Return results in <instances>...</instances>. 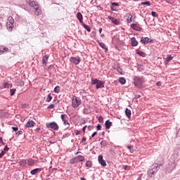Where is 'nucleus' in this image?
Segmentation results:
<instances>
[{
  "label": "nucleus",
  "instance_id": "f257e3e1",
  "mask_svg": "<svg viewBox=\"0 0 180 180\" xmlns=\"http://www.w3.org/2000/svg\"><path fill=\"white\" fill-rule=\"evenodd\" d=\"M160 169V166L158 164L155 163L151 165L150 168L148 170V175L150 178H154V174L158 172Z\"/></svg>",
  "mask_w": 180,
  "mask_h": 180
},
{
  "label": "nucleus",
  "instance_id": "f03ea898",
  "mask_svg": "<svg viewBox=\"0 0 180 180\" xmlns=\"http://www.w3.org/2000/svg\"><path fill=\"white\" fill-rule=\"evenodd\" d=\"M91 85H96V89L105 88V82L98 79H91Z\"/></svg>",
  "mask_w": 180,
  "mask_h": 180
},
{
  "label": "nucleus",
  "instance_id": "7ed1b4c3",
  "mask_svg": "<svg viewBox=\"0 0 180 180\" xmlns=\"http://www.w3.org/2000/svg\"><path fill=\"white\" fill-rule=\"evenodd\" d=\"M13 23H15L13 18H12V16H9L8 18V22L6 23L7 29L9 32H12V30H13Z\"/></svg>",
  "mask_w": 180,
  "mask_h": 180
},
{
  "label": "nucleus",
  "instance_id": "20e7f679",
  "mask_svg": "<svg viewBox=\"0 0 180 180\" xmlns=\"http://www.w3.org/2000/svg\"><path fill=\"white\" fill-rule=\"evenodd\" d=\"M81 105V99L75 96L72 97V106L73 108H78Z\"/></svg>",
  "mask_w": 180,
  "mask_h": 180
},
{
  "label": "nucleus",
  "instance_id": "39448f33",
  "mask_svg": "<svg viewBox=\"0 0 180 180\" xmlns=\"http://www.w3.org/2000/svg\"><path fill=\"white\" fill-rule=\"evenodd\" d=\"M46 127L47 129H52L53 130H56V131L58 130V124H57L55 122L47 123Z\"/></svg>",
  "mask_w": 180,
  "mask_h": 180
},
{
  "label": "nucleus",
  "instance_id": "423d86ee",
  "mask_svg": "<svg viewBox=\"0 0 180 180\" xmlns=\"http://www.w3.org/2000/svg\"><path fill=\"white\" fill-rule=\"evenodd\" d=\"M131 29L133 30H136V32H141L143 30V27L140 25V24L133 23L130 25Z\"/></svg>",
  "mask_w": 180,
  "mask_h": 180
},
{
  "label": "nucleus",
  "instance_id": "0eeeda50",
  "mask_svg": "<svg viewBox=\"0 0 180 180\" xmlns=\"http://www.w3.org/2000/svg\"><path fill=\"white\" fill-rule=\"evenodd\" d=\"M70 63H72V64H75V65H78V64L81 63V58H79V56L70 57Z\"/></svg>",
  "mask_w": 180,
  "mask_h": 180
},
{
  "label": "nucleus",
  "instance_id": "6e6552de",
  "mask_svg": "<svg viewBox=\"0 0 180 180\" xmlns=\"http://www.w3.org/2000/svg\"><path fill=\"white\" fill-rule=\"evenodd\" d=\"M134 85L135 86H138L139 88L141 87L143 85V80H141V78H139L138 77H134Z\"/></svg>",
  "mask_w": 180,
  "mask_h": 180
},
{
  "label": "nucleus",
  "instance_id": "1a4fd4ad",
  "mask_svg": "<svg viewBox=\"0 0 180 180\" xmlns=\"http://www.w3.org/2000/svg\"><path fill=\"white\" fill-rule=\"evenodd\" d=\"M108 19H109V20H111V23H113L114 25H120V20L115 18V17L108 15Z\"/></svg>",
  "mask_w": 180,
  "mask_h": 180
},
{
  "label": "nucleus",
  "instance_id": "9d476101",
  "mask_svg": "<svg viewBox=\"0 0 180 180\" xmlns=\"http://www.w3.org/2000/svg\"><path fill=\"white\" fill-rule=\"evenodd\" d=\"M98 161L102 167H106V161L103 160V155H98Z\"/></svg>",
  "mask_w": 180,
  "mask_h": 180
},
{
  "label": "nucleus",
  "instance_id": "9b49d317",
  "mask_svg": "<svg viewBox=\"0 0 180 180\" xmlns=\"http://www.w3.org/2000/svg\"><path fill=\"white\" fill-rule=\"evenodd\" d=\"M174 59V56L172 55H167L166 58H165L164 64L165 65H168L169 61Z\"/></svg>",
  "mask_w": 180,
  "mask_h": 180
},
{
  "label": "nucleus",
  "instance_id": "f8f14e48",
  "mask_svg": "<svg viewBox=\"0 0 180 180\" xmlns=\"http://www.w3.org/2000/svg\"><path fill=\"white\" fill-rule=\"evenodd\" d=\"M136 20V15L134 14H129L128 18L127 19V23L134 22Z\"/></svg>",
  "mask_w": 180,
  "mask_h": 180
},
{
  "label": "nucleus",
  "instance_id": "ddd939ff",
  "mask_svg": "<svg viewBox=\"0 0 180 180\" xmlns=\"http://www.w3.org/2000/svg\"><path fill=\"white\" fill-rule=\"evenodd\" d=\"M43 171V168H36L30 171L31 175H36V174H39V172H41Z\"/></svg>",
  "mask_w": 180,
  "mask_h": 180
},
{
  "label": "nucleus",
  "instance_id": "4468645a",
  "mask_svg": "<svg viewBox=\"0 0 180 180\" xmlns=\"http://www.w3.org/2000/svg\"><path fill=\"white\" fill-rule=\"evenodd\" d=\"M75 160H76V162H82V161H85V158L82 155H77Z\"/></svg>",
  "mask_w": 180,
  "mask_h": 180
},
{
  "label": "nucleus",
  "instance_id": "2eb2a0df",
  "mask_svg": "<svg viewBox=\"0 0 180 180\" xmlns=\"http://www.w3.org/2000/svg\"><path fill=\"white\" fill-rule=\"evenodd\" d=\"M48 63H49V56L46 55L42 58V64L43 65H47Z\"/></svg>",
  "mask_w": 180,
  "mask_h": 180
},
{
  "label": "nucleus",
  "instance_id": "dca6fc26",
  "mask_svg": "<svg viewBox=\"0 0 180 180\" xmlns=\"http://www.w3.org/2000/svg\"><path fill=\"white\" fill-rule=\"evenodd\" d=\"M131 46L132 47H136L139 45V41H137V40H136L135 37H132L131 39Z\"/></svg>",
  "mask_w": 180,
  "mask_h": 180
},
{
  "label": "nucleus",
  "instance_id": "f3484780",
  "mask_svg": "<svg viewBox=\"0 0 180 180\" xmlns=\"http://www.w3.org/2000/svg\"><path fill=\"white\" fill-rule=\"evenodd\" d=\"M29 4L30 6L34 8V9H37V8H39V4L35 1H30Z\"/></svg>",
  "mask_w": 180,
  "mask_h": 180
},
{
  "label": "nucleus",
  "instance_id": "a211bd4d",
  "mask_svg": "<svg viewBox=\"0 0 180 180\" xmlns=\"http://www.w3.org/2000/svg\"><path fill=\"white\" fill-rule=\"evenodd\" d=\"M36 124V122L34 121H28L25 125V127H34Z\"/></svg>",
  "mask_w": 180,
  "mask_h": 180
},
{
  "label": "nucleus",
  "instance_id": "6ab92c4d",
  "mask_svg": "<svg viewBox=\"0 0 180 180\" xmlns=\"http://www.w3.org/2000/svg\"><path fill=\"white\" fill-rule=\"evenodd\" d=\"M96 41L100 47H101V49H103L104 50H108V48H106V44H105V43L101 42V41L99 40H97Z\"/></svg>",
  "mask_w": 180,
  "mask_h": 180
},
{
  "label": "nucleus",
  "instance_id": "aec40b11",
  "mask_svg": "<svg viewBox=\"0 0 180 180\" xmlns=\"http://www.w3.org/2000/svg\"><path fill=\"white\" fill-rule=\"evenodd\" d=\"M27 164L29 167H33V165H34V160L29 158L27 160Z\"/></svg>",
  "mask_w": 180,
  "mask_h": 180
},
{
  "label": "nucleus",
  "instance_id": "412c9836",
  "mask_svg": "<svg viewBox=\"0 0 180 180\" xmlns=\"http://www.w3.org/2000/svg\"><path fill=\"white\" fill-rule=\"evenodd\" d=\"M141 41L143 44H147L148 43H150V39L148 37H142Z\"/></svg>",
  "mask_w": 180,
  "mask_h": 180
},
{
  "label": "nucleus",
  "instance_id": "4be33fe9",
  "mask_svg": "<svg viewBox=\"0 0 180 180\" xmlns=\"http://www.w3.org/2000/svg\"><path fill=\"white\" fill-rule=\"evenodd\" d=\"M105 129H110V127H112V122L108 120L107 121H105Z\"/></svg>",
  "mask_w": 180,
  "mask_h": 180
},
{
  "label": "nucleus",
  "instance_id": "5701e85b",
  "mask_svg": "<svg viewBox=\"0 0 180 180\" xmlns=\"http://www.w3.org/2000/svg\"><path fill=\"white\" fill-rule=\"evenodd\" d=\"M77 18L81 23H83L84 18L82 17V13H77Z\"/></svg>",
  "mask_w": 180,
  "mask_h": 180
},
{
  "label": "nucleus",
  "instance_id": "b1692460",
  "mask_svg": "<svg viewBox=\"0 0 180 180\" xmlns=\"http://www.w3.org/2000/svg\"><path fill=\"white\" fill-rule=\"evenodd\" d=\"M19 165H20V167H26V165H27V162L26 160H22L19 162Z\"/></svg>",
  "mask_w": 180,
  "mask_h": 180
},
{
  "label": "nucleus",
  "instance_id": "393cba45",
  "mask_svg": "<svg viewBox=\"0 0 180 180\" xmlns=\"http://www.w3.org/2000/svg\"><path fill=\"white\" fill-rule=\"evenodd\" d=\"M35 15L36 16H39V15H41V10H40L39 7L35 8Z\"/></svg>",
  "mask_w": 180,
  "mask_h": 180
},
{
  "label": "nucleus",
  "instance_id": "a878e982",
  "mask_svg": "<svg viewBox=\"0 0 180 180\" xmlns=\"http://www.w3.org/2000/svg\"><path fill=\"white\" fill-rule=\"evenodd\" d=\"M120 84H122V85H124L126 84V79L124 77H120L119 79Z\"/></svg>",
  "mask_w": 180,
  "mask_h": 180
},
{
  "label": "nucleus",
  "instance_id": "bb28decb",
  "mask_svg": "<svg viewBox=\"0 0 180 180\" xmlns=\"http://www.w3.org/2000/svg\"><path fill=\"white\" fill-rule=\"evenodd\" d=\"M12 86V84H9V83H4L3 84V88L4 89H8V88H11Z\"/></svg>",
  "mask_w": 180,
  "mask_h": 180
},
{
  "label": "nucleus",
  "instance_id": "cd10ccee",
  "mask_svg": "<svg viewBox=\"0 0 180 180\" xmlns=\"http://www.w3.org/2000/svg\"><path fill=\"white\" fill-rule=\"evenodd\" d=\"M136 53L140 56L141 57H146V53L141 51H138Z\"/></svg>",
  "mask_w": 180,
  "mask_h": 180
},
{
  "label": "nucleus",
  "instance_id": "c85d7f7f",
  "mask_svg": "<svg viewBox=\"0 0 180 180\" xmlns=\"http://www.w3.org/2000/svg\"><path fill=\"white\" fill-rule=\"evenodd\" d=\"M86 167L87 168H91L92 167V161H90V160L86 161Z\"/></svg>",
  "mask_w": 180,
  "mask_h": 180
},
{
  "label": "nucleus",
  "instance_id": "c756f323",
  "mask_svg": "<svg viewBox=\"0 0 180 180\" xmlns=\"http://www.w3.org/2000/svg\"><path fill=\"white\" fill-rule=\"evenodd\" d=\"M51 99H53V96H51V94H49L46 99V102H51Z\"/></svg>",
  "mask_w": 180,
  "mask_h": 180
},
{
  "label": "nucleus",
  "instance_id": "7c9ffc66",
  "mask_svg": "<svg viewBox=\"0 0 180 180\" xmlns=\"http://www.w3.org/2000/svg\"><path fill=\"white\" fill-rule=\"evenodd\" d=\"M83 27H84V29H86V30H87V32H91V27H89V25L86 24H83Z\"/></svg>",
  "mask_w": 180,
  "mask_h": 180
},
{
  "label": "nucleus",
  "instance_id": "2f4dec72",
  "mask_svg": "<svg viewBox=\"0 0 180 180\" xmlns=\"http://www.w3.org/2000/svg\"><path fill=\"white\" fill-rule=\"evenodd\" d=\"M101 146H102L103 147H106V146H108V143L105 140L101 141Z\"/></svg>",
  "mask_w": 180,
  "mask_h": 180
},
{
  "label": "nucleus",
  "instance_id": "473e14b6",
  "mask_svg": "<svg viewBox=\"0 0 180 180\" xmlns=\"http://www.w3.org/2000/svg\"><path fill=\"white\" fill-rule=\"evenodd\" d=\"M53 92H55V94H58V92H60V86H56L54 88Z\"/></svg>",
  "mask_w": 180,
  "mask_h": 180
},
{
  "label": "nucleus",
  "instance_id": "72a5a7b5",
  "mask_svg": "<svg viewBox=\"0 0 180 180\" xmlns=\"http://www.w3.org/2000/svg\"><path fill=\"white\" fill-rule=\"evenodd\" d=\"M61 119H62L63 122H65V120H66V119H67V115L63 114V115H61Z\"/></svg>",
  "mask_w": 180,
  "mask_h": 180
},
{
  "label": "nucleus",
  "instance_id": "f704fd0d",
  "mask_svg": "<svg viewBox=\"0 0 180 180\" xmlns=\"http://www.w3.org/2000/svg\"><path fill=\"white\" fill-rule=\"evenodd\" d=\"M15 92H16V89H11L10 90V94H11V96H13L15 95Z\"/></svg>",
  "mask_w": 180,
  "mask_h": 180
},
{
  "label": "nucleus",
  "instance_id": "c9c22d12",
  "mask_svg": "<svg viewBox=\"0 0 180 180\" xmlns=\"http://www.w3.org/2000/svg\"><path fill=\"white\" fill-rule=\"evenodd\" d=\"M141 4L147 5L148 6H150L151 5V3H150V1H145V2H142Z\"/></svg>",
  "mask_w": 180,
  "mask_h": 180
},
{
  "label": "nucleus",
  "instance_id": "e433bc0d",
  "mask_svg": "<svg viewBox=\"0 0 180 180\" xmlns=\"http://www.w3.org/2000/svg\"><path fill=\"white\" fill-rule=\"evenodd\" d=\"M151 15H152V16H153L154 18H158V14H157V13L155 12V11H152V12H151Z\"/></svg>",
  "mask_w": 180,
  "mask_h": 180
},
{
  "label": "nucleus",
  "instance_id": "4c0bfd02",
  "mask_svg": "<svg viewBox=\"0 0 180 180\" xmlns=\"http://www.w3.org/2000/svg\"><path fill=\"white\" fill-rule=\"evenodd\" d=\"M70 162L71 164H76V163H77V160H75V158H72V159L70 160Z\"/></svg>",
  "mask_w": 180,
  "mask_h": 180
},
{
  "label": "nucleus",
  "instance_id": "58836bf2",
  "mask_svg": "<svg viewBox=\"0 0 180 180\" xmlns=\"http://www.w3.org/2000/svg\"><path fill=\"white\" fill-rule=\"evenodd\" d=\"M117 72H119V74H121V75L123 74V70L120 68H117Z\"/></svg>",
  "mask_w": 180,
  "mask_h": 180
},
{
  "label": "nucleus",
  "instance_id": "ea45409f",
  "mask_svg": "<svg viewBox=\"0 0 180 180\" xmlns=\"http://www.w3.org/2000/svg\"><path fill=\"white\" fill-rule=\"evenodd\" d=\"M123 169H124V171H129V169H130V167L124 165L123 166Z\"/></svg>",
  "mask_w": 180,
  "mask_h": 180
},
{
  "label": "nucleus",
  "instance_id": "a19ab883",
  "mask_svg": "<svg viewBox=\"0 0 180 180\" xmlns=\"http://www.w3.org/2000/svg\"><path fill=\"white\" fill-rule=\"evenodd\" d=\"M81 124H85L86 123V120H85L84 118H82L80 120Z\"/></svg>",
  "mask_w": 180,
  "mask_h": 180
},
{
  "label": "nucleus",
  "instance_id": "79ce46f5",
  "mask_svg": "<svg viewBox=\"0 0 180 180\" xmlns=\"http://www.w3.org/2000/svg\"><path fill=\"white\" fill-rule=\"evenodd\" d=\"M55 107H56V105H54V104H51V105L48 107V109H54Z\"/></svg>",
  "mask_w": 180,
  "mask_h": 180
},
{
  "label": "nucleus",
  "instance_id": "37998d69",
  "mask_svg": "<svg viewBox=\"0 0 180 180\" xmlns=\"http://www.w3.org/2000/svg\"><path fill=\"white\" fill-rule=\"evenodd\" d=\"M3 151H4L6 153V151H9V148L8 147V146H5Z\"/></svg>",
  "mask_w": 180,
  "mask_h": 180
},
{
  "label": "nucleus",
  "instance_id": "c03bdc74",
  "mask_svg": "<svg viewBox=\"0 0 180 180\" xmlns=\"http://www.w3.org/2000/svg\"><path fill=\"white\" fill-rule=\"evenodd\" d=\"M6 51H9V49L4 48L3 50L1 51V54H2V53L6 52Z\"/></svg>",
  "mask_w": 180,
  "mask_h": 180
},
{
  "label": "nucleus",
  "instance_id": "a18cd8bd",
  "mask_svg": "<svg viewBox=\"0 0 180 180\" xmlns=\"http://www.w3.org/2000/svg\"><path fill=\"white\" fill-rule=\"evenodd\" d=\"M4 154H6L4 150H2L0 153V158H2L4 155Z\"/></svg>",
  "mask_w": 180,
  "mask_h": 180
},
{
  "label": "nucleus",
  "instance_id": "49530a36",
  "mask_svg": "<svg viewBox=\"0 0 180 180\" xmlns=\"http://www.w3.org/2000/svg\"><path fill=\"white\" fill-rule=\"evenodd\" d=\"M21 134H23V131H19L18 132L16 133V135H18V136H20Z\"/></svg>",
  "mask_w": 180,
  "mask_h": 180
},
{
  "label": "nucleus",
  "instance_id": "de8ad7c7",
  "mask_svg": "<svg viewBox=\"0 0 180 180\" xmlns=\"http://www.w3.org/2000/svg\"><path fill=\"white\" fill-rule=\"evenodd\" d=\"M12 129L14 131H18V130H19V128H18V127H12Z\"/></svg>",
  "mask_w": 180,
  "mask_h": 180
},
{
  "label": "nucleus",
  "instance_id": "09e8293b",
  "mask_svg": "<svg viewBox=\"0 0 180 180\" xmlns=\"http://www.w3.org/2000/svg\"><path fill=\"white\" fill-rule=\"evenodd\" d=\"M63 124H65V126H67V124L70 126V123H68V121H67V120L63 121Z\"/></svg>",
  "mask_w": 180,
  "mask_h": 180
},
{
  "label": "nucleus",
  "instance_id": "8fccbe9b",
  "mask_svg": "<svg viewBox=\"0 0 180 180\" xmlns=\"http://www.w3.org/2000/svg\"><path fill=\"white\" fill-rule=\"evenodd\" d=\"M97 130H101V129H102V126H101V124H97Z\"/></svg>",
  "mask_w": 180,
  "mask_h": 180
},
{
  "label": "nucleus",
  "instance_id": "3c124183",
  "mask_svg": "<svg viewBox=\"0 0 180 180\" xmlns=\"http://www.w3.org/2000/svg\"><path fill=\"white\" fill-rule=\"evenodd\" d=\"M5 117V113H0V119H4Z\"/></svg>",
  "mask_w": 180,
  "mask_h": 180
},
{
  "label": "nucleus",
  "instance_id": "603ef678",
  "mask_svg": "<svg viewBox=\"0 0 180 180\" xmlns=\"http://www.w3.org/2000/svg\"><path fill=\"white\" fill-rule=\"evenodd\" d=\"M125 115L128 117V119H130V117H131V113H126Z\"/></svg>",
  "mask_w": 180,
  "mask_h": 180
},
{
  "label": "nucleus",
  "instance_id": "864d4df0",
  "mask_svg": "<svg viewBox=\"0 0 180 180\" xmlns=\"http://www.w3.org/2000/svg\"><path fill=\"white\" fill-rule=\"evenodd\" d=\"M156 85H157V86H161V85H162V83L161 82H158L156 83Z\"/></svg>",
  "mask_w": 180,
  "mask_h": 180
},
{
  "label": "nucleus",
  "instance_id": "5fc2aeb1",
  "mask_svg": "<svg viewBox=\"0 0 180 180\" xmlns=\"http://www.w3.org/2000/svg\"><path fill=\"white\" fill-rule=\"evenodd\" d=\"M125 113H131V110H130L129 108H127L125 110Z\"/></svg>",
  "mask_w": 180,
  "mask_h": 180
},
{
  "label": "nucleus",
  "instance_id": "6e6d98bb",
  "mask_svg": "<svg viewBox=\"0 0 180 180\" xmlns=\"http://www.w3.org/2000/svg\"><path fill=\"white\" fill-rule=\"evenodd\" d=\"M112 6H119V3H112Z\"/></svg>",
  "mask_w": 180,
  "mask_h": 180
},
{
  "label": "nucleus",
  "instance_id": "4d7b16f0",
  "mask_svg": "<svg viewBox=\"0 0 180 180\" xmlns=\"http://www.w3.org/2000/svg\"><path fill=\"white\" fill-rule=\"evenodd\" d=\"M85 130H86V125H85L82 129L83 133H85Z\"/></svg>",
  "mask_w": 180,
  "mask_h": 180
},
{
  "label": "nucleus",
  "instance_id": "13d9d810",
  "mask_svg": "<svg viewBox=\"0 0 180 180\" xmlns=\"http://www.w3.org/2000/svg\"><path fill=\"white\" fill-rule=\"evenodd\" d=\"M86 141V139L85 137L82 138V143H85Z\"/></svg>",
  "mask_w": 180,
  "mask_h": 180
},
{
  "label": "nucleus",
  "instance_id": "bf43d9fd",
  "mask_svg": "<svg viewBox=\"0 0 180 180\" xmlns=\"http://www.w3.org/2000/svg\"><path fill=\"white\" fill-rule=\"evenodd\" d=\"M127 148H128V150H130L131 148H133V146H127Z\"/></svg>",
  "mask_w": 180,
  "mask_h": 180
},
{
  "label": "nucleus",
  "instance_id": "052dcab7",
  "mask_svg": "<svg viewBox=\"0 0 180 180\" xmlns=\"http://www.w3.org/2000/svg\"><path fill=\"white\" fill-rule=\"evenodd\" d=\"M96 134H98V132L95 131L91 134V137H94Z\"/></svg>",
  "mask_w": 180,
  "mask_h": 180
},
{
  "label": "nucleus",
  "instance_id": "680f3d73",
  "mask_svg": "<svg viewBox=\"0 0 180 180\" xmlns=\"http://www.w3.org/2000/svg\"><path fill=\"white\" fill-rule=\"evenodd\" d=\"M88 130L89 131L92 130V126L91 125L88 126Z\"/></svg>",
  "mask_w": 180,
  "mask_h": 180
},
{
  "label": "nucleus",
  "instance_id": "e2e57ef3",
  "mask_svg": "<svg viewBox=\"0 0 180 180\" xmlns=\"http://www.w3.org/2000/svg\"><path fill=\"white\" fill-rule=\"evenodd\" d=\"M98 120L101 122V120H103V117H102V116H100L98 117Z\"/></svg>",
  "mask_w": 180,
  "mask_h": 180
},
{
  "label": "nucleus",
  "instance_id": "0e129e2a",
  "mask_svg": "<svg viewBox=\"0 0 180 180\" xmlns=\"http://www.w3.org/2000/svg\"><path fill=\"white\" fill-rule=\"evenodd\" d=\"M36 131H37V133H39V131H40V127L37 128Z\"/></svg>",
  "mask_w": 180,
  "mask_h": 180
},
{
  "label": "nucleus",
  "instance_id": "69168bd1",
  "mask_svg": "<svg viewBox=\"0 0 180 180\" xmlns=\"http://www.w3.org/2000/svg\"><path fill=\"white\" fill-rule=\"evenodd\" d=\"M102 30H103L102 27H100L99 30H98V32H99L100 34L102 33Z\"/></svg>",
  "mask_w": 180,
  "mask_h": 180
},
{
  "label": "nucleus",
  "instance_id": "338daca9",
  "mask_svg": "<svg viewBox=\"0 0 180 180\" xmlns=\"http://www.w3.org/2000/svg\"><path fill=\"white\" fill-rule=\"evenodd\" d=\"M81 134V131H77L76 135Z\"/></svg>",
  "mask_w": 180,
  "mask_h": 180
},
{
  "label": "nucleus",
  "instance_id": "774afa93",
  "mask_svg": "<svg viewBox=\"0 0 180 180\" xmlns=\"http://www.w3.org/2000/svg\"><path fill=\"white\" fill-rule=\"evenodd\" d=\"M80 180H86V179L84 178V177H81Z\"/></svg>",
  "mask_w": 180,
  "mask_h": 180
}]
</instances>
